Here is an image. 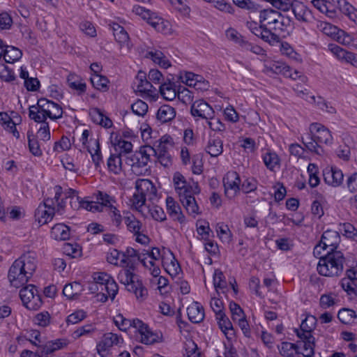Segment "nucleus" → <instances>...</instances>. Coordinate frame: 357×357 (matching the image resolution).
Returning <instances> with one entry per match:
<instances>
[{
  "label": "nucleus",
  "mask_w": 357,
  "mask_h": 357,
  "mask_svg": "<svg viewBox=\"0 0 357 357\" xmlns=\"http://www.w3.org/2000/svg\"><path fill=\"white\" fill-rule=\"evenodd\" d=\"M302 142L310 152L314 153L319 155L324 153V150L321 145L317 140H314L313 136L310 135V132L305 137H302Z\"/></svg>",
  "instance_id": "obj_31"
},
{
  "label": "nucleus",
  "mask_w": 357,
  "mask_h": 357,
  "mask_svg": "<svg viewBox=\"0 0 357 357\" xmlns=\"http://www.w3.org/2000/svg\"><path fill=\"white\" fill-rule=\"evenodd\" d=\"M262 159L266 167L271 171H274L276 166H280V160L275 152L268 151L263 154Z\"/></svg>",
  "instance_id": "obj_39"
},
{
  "label": "nucleus",
  "mask_w": 357,
  "mask_h": 357,
  "mask_svg": "<svg viewBox=\"0 0 357 357\" xmlns=\"http://www.w3.org/2000/svg\"><path fill=\"white\" fill-rule=\"evenodd\" d=\"M241 178L236 172H229L223 178L225 196L229 199L234 197L240 191Z\"/></svg>",
  "instance_id": "obj_10"
},
{
  "label": "nucleus",
  "mask_w": 357,
  "mask_h": 357,
  "mask_svg": "<svg viewBox=\"0 0 357 357\" xmlns=\"http://www.w3.org/2000/svg\"><path fill=\"white\" fill-rule=\"evenodd\" d=\"M190 112L193 116L206 120L213 119L215 113L213 109L203 100L193 102L191 105Z\"/></svg>",
  "instance_id": "obj_14"
},
{
  "label": "nucleus",
  "mask_w": 357,
  "mask_h": 357,
  "mask_svg": "<svg viewBox=\"0 0 357 357\" xmlns=\"http://www.w3.org/2000/svg\"><path fill=\"white\" fill-rule=\"evenodd\" d=\"M172 180L179 199H185L188 196L199 195L201 192L197 182L193 180L188 181L179 172H176L174 174Z\"/></svg>",
  "instance_id": "obj_7"
},
{
  "label": "nucleus",
  "mask_w": 357,
  "mask_h": 357,
  "mask_svg": "<svg viewBox=\"0 0 357 357\" xmlns=\"http://www.w3.org/2000/svg\"><path fill=\"white\" fill-rule=\"evenodd\" d=\"M140 326L137 328L140 335V342L144 344H152L158 342V335L151 331L147 324L141 321Z\"/></svg>",
  "instance_id": "obj_20"
},
{
  "label": "nucleus",
  "mask_w": 357,
  "mask_h": 357,
  "mask_svg": "<svg viewBox=\"0 0 357 357\" xmlns=\"http://www.w3.org/2000/svg\"><path fill=\"white\" fill-rule=\"evenodd\" d=\"M155 153L153 147L146 145L139 151L126 158V163L131 167V171L137 176L144 175L149 172L148 163L150 157Z\"/></svg>",
  "instance_id": "obj_5"
},
{
  "label": "nucleus",
  "mask_w": 357,
  "mask_h": 357,
  "mask_svg": "<svg viewBox=\"0 0 357 357\" xmlns=\"http://www.w3.org/2000/svg\"><path fill=\"white\" fill-rule=\"evenodd\" d=\"M303 343V352L301 353L304 357H312L314 354V339L301 341Z\"/></svg>",
  "instance_id": "obj_60"
},
{
  "label": "nucleus",
  "mask_w": 357,
  "mask_h": 357,
  "mask_svg": "<svg viewBox=\"0 0 357 357\" xmlns=\"http://www.w3.org/2000/svg\"><path fill=\"white\" fill-rule=\"evenodd\" d=\"M109 298L113 301L118 292V285L113 278L110 279L103 286Z\"/></svg>",
  "instance_id": "obj_56"
},
{
  "label": "nucleus",
  "mask_w": 357,
  "mask_h": 357,
  "mask_svg": "<svg viewBox=\"0 0 357 357\" xmlns=\"http://www.w3.org/2000/svg\"><path fill=\"white\" fill-rule=\"evenodd\" d=\"M68 86L72 89L78 91V95H81L86 91V85L82 79L75 74H70L67 78Z\"/></svg>",
  "instance_id": "obj_37"
},
{
  "label": "nucleus",
  "mask_w": 357,
  "mask_h": 357,
  "mask_svg": "<svg viewBox=\"0 0 357 357\" xmlns=\"http://www.w3.org/2000/svg\"><path fill=\"white\" fill-rule=\"evenodd\" d=\"M131 109L134 114L139 116H144L148 112L149 106L144 101L137 100L131 105Z\"/></svg>",
  "instance_id": "obj_52"
},
{
  "label": "nucleus",
  "mask_w": 357,
  "mask_h": 357,
  "mask_svg": "<svg viewBox=\"0 0 357 357\" xmlns=\"http://www.w3.org/2000/svg\"><path fill=\"white\" fill-rule=\"evenodd\" d=\"M310 132V135H312L314 140H317L320 145L321 144L326 145H331L333 144V138L331 131L321 123H311Z\"/></svg>",
  "instance_id": "obj_11"
},
{
  "label": "nucleus",
  "mask_w": 357,
  "mask_h": 357,
  "mask_svg": "<svg viewBox=\"0 0 357 357\" xmlns=\"http://www.w3.org/2000/svg\"><path fill=\"white\" fill-rule=\"evenodd\" d=\"M54 214L55 208H45L44 206H38L35 211V218L40 225H45L52 220Z\"/></svg>",
  "instance_id": "obj_24"
},
{
  "label": "nucleus",
  "mask_w": 357,
  "mask_h": 357,
  "mask_svg": "<svg viewBox=\"0 0 357 357\" xmlns=\"http://www.w3.org/2000/svg\"><path fill=\"white\" fill-rule=\"evenodd\" d=\"M341 287L347 292L350 299L357 297V284L355 281L349 279H342Z\"/></svg>",
  "instance_id": "obj_45"
},
{
  "label": "nucleus",
  "mask_w": 357,
  "mask_h": 357,
  "mask_svg": "<svg viewBox=\"0 0 357 357\" xmlns=\"http://www.w3.org/2000/svg\"><path fill=\"white\" fill-rule=\"evenodd\" d=\"M270 68L273 72H274L276 74H282L283 75L286 77H289L294 79H296L297 77H299L298 75V73L296 70H294V73H292L290 67L284 63L275 62L271 64Z\"/></svg>",
  "instance_id": "obj_34"
},
{
  "label": "nucleus",
  "mask_w": 357,
  "mask_h": 357,
  "mask_svg": "<svg viewBox=\"0 0 357 357\" xmlns=\"http://www.w3.org/2000/svg\"><path fill=\"white\" fill-rule=\"evenodd\" d=\"M205 150L211 157H218L223 151V143L219 137H210Z\"/></svg>",
  "instance_id": "obj_26"
},
{
  "label": "nucleus",
  "mask_w": 357,
  "mask_h": 357,
  "mask_svg": "<svg viewBox=\"0 0 357 357\" xmlns=\"http://www.w3.org/2000/svg\"><path fill=\"white\" fill-rule=\"evenodd\" d=\"M125 224L127 226L128 230L133 234H137L142 228V223L137 220L134 215L124 217Z\"/></svg>",
  "instance_id": "obj_44"
},
{
  "label": "nucleus",
  "mask_w": 357,
  "mask_h": 357,
  "mask_svg": "<svg viewBox=\"0 0 357 357\" xmlns=\"http://www.w3.org/2000/svg\"><path fill=\"white\" fill-rule=\"evenodd\" d=\"M34 320L38 325L45 327L50 323V315L47 312H43L36 314Z\"/></svg>",
  "instance_id": "obj_64"
},
{
  "label": "nucleus",
  "mask_w": 357,
  "mask_h": 357,
  "mask_svg": "<svg viewBox=\"0 0 357 357\" xmlns=\"http://www.w3.org/2000/svg\"><path fill=\"white\" fill-rule=\"evenodd\" d=\"M323 176L325 183L333 187L340 186L344 179L342 172L335 167L324 169Z\"/></svg>",
  "instance_id": "obj_18"
},
{
  "label": "nucleus",
  "mask_w": 357,
  "mask_h": 357,
  "mask_svg": "<svg viewBox=\"0 0 357 357\" xmlns=\"http://www.w3.org/2000/svg\"><path fill=\"white\" fill-rule=\"evenodd\" d=\"M187 314L189 320L195 324L202 321L204 319V309L198 302H194L187 308Z\"/></svg>",
  "instance_id": "obj_22"
},
{
  "label": "nucleus",
  "mask_w": 357,
  "mask_h": 357,
  "mask_svg": "<svg viewBox=\"0 0 357 357\" xmlns=\"http://www.w3.org/2000/svg\"><path fill=\"white\" fill-rule=\"evenodd\" d=\"M93 86L101 91H107L109 90V80L107 77L99 74H93L90 78Z\"/></svg>",
  "instance_id": "obj_38"
},
{
  "label": "nucleus",
  "mask_w": 357,
  "mask_h": 357,
  "mask_svg": "<svg viewBox=\"0 0 357 357\" xmlns=\"http://www.w3.org/2000/svg\"><path fill=\"white\" fill-rule=\"evenodd\" d=\"M22 52L20 49L13 46L6 45L3 57L6 63H12L16 61H18L22 57Z\"/></svg>",
  "instance_id": "obj_36"
},
{
  "label": "nucleus",
  "mask_w": 357,
  "mask_h": 357,
  "mask_svg": "<svg viewBox=\"0 0 357 357\" xmlns=\"http://www.w3.org/2000/svg\"><path fill=\"white\" fill-rule=\"evenodd\" d=\"M82 291L81 284L77 282L73 283H69L64 286L63 289V294L66 296L68 299L77 298L80 292Z\"/></svg>",
  "instance_id": "obj_35"
},
{
  "label": "nucleus",
  "mask_w": 357,
  "mask_h": 357,
  "mask_svg": "<svg viewBox=\"0 0 357 357\" xmlns=\"http://www.w3.org/2000/svg\"><path fill=\"white\" fill-rule=\"evenodd\" d=\"M70 147L71 142L70 139L66 136H63L59 141L55 142L54 150L55 151L61 152L69 150Z\"/></svg>",
  "instance_id": "obj_59"
},
{
  "label": "nucleus",
  "mask_w": 357,
  "mask_h": 357,
  "mask_svg": "<svg viewBox=\"0 0 357 357\" xmlns=\"http://www.w3.org/2000/svg\"><path fill=\"white\" fill-rule=\"evenodd\" d=\"M180 202L190 215L195 217L200 213L195 195L188 196L185 199H181Z\"/></svg>",
  "instance_id": "obj_32"
},
{
  "label": "nucleus",
  "mask_w": 357,
  "mask_h": 357,
  "mask_svg": "<svg viewBox=\"0 0 357 357\" xmlns=\"http://www.w3.org/2000/svg\"><path fill=\"white\" fill-rule=\"evenodd\" d=\"M27 137L30 152L35 156H40L43 154V152L40 148V144L37 137H35L31 131H28Z\"/></svg>",
  "instance_id": "obj_46"
},
{
  "label": "nucleus",
  "mask_w": 357,
  "mask_h": 357,
  "mask_svg": "<svg viewBox=\"0 0 357 357\" xmlns=\"http://www.w3.org/2000/svg\"><path fill=\"white\" fill-rule=\"evenodd\" d=\"M316 28L318 31L327 36H333L335 34L337 31V27L335 26L323 21H317Z\"/></svg>",
  "instance_id": "obj_50"
},
{
  "label": "nucleus",
  "mask_w": 357,
  "mask_h": 357,
  "mask_svg": "<svg viewBox=\"0 0 357 357\" xmlns=\"http://www.w3.org/2000/svg\"><path fill=\"white\" fill-rule=\"evenodd\" d=\"M138 84L137 89L139 92L149 93L152 91L153 85L146 79L145 73L139 72L137 76Z\"/></svg>",
  "instance_id": "obj_48"
},
{
  "label": "nucleus",
  "mask_w": 357,
  "mask_h": 357,
  "mask_svg": "<svg viewBox=\"0 0 357 357\" xmlns=\"http://www.w3.org/2000/svg\"><path fill=\"white\" fill-rule=\"evenodd\" d=\"M217 233L222 241L229 242L231 238V234L227 225H218Z\"/></svg>",
  "instance_id": "obj_63"
},
{
  "label": "nucleus",
  "mask_w": 357,
  "mask_h": 357,
  "mask_svg": "<svg viewBox=\"0 0 357 357\" xmlns=\"http://www.w3.org/2000/svg\"><path fill=\"white\" fill-rule=\"evenodd\" d=\"M120 342H123L120 336L112 333H106L96 346L97 352L101 357H106L109 354V349L119 344Z\"/></svg>",
  "instance_id": "obj_13"
},
{
  "label": "nucleus",
  "mask_w": 357,
  "mask_h": 357,
  "mask_svg": "<svg viewBox=\"0 0 357 357\" xmlns=\"http://www.w3.org/2000/svg\"><path fill=\"white\" fill-rule=\"evenodd\" d=\"M112 29L116 42L119 43L121 47L126 45L127 50H130L131 47L129 42L130 38L125 29L118 24H114L112 26Z\"/></svg>",
  "instance_id": "obj_27"
},
{
  "label": "nucleus",
  "mask_w": 357,
  "mask_h": 357,
  "mask_svg": "<svg viewBox=\"0 0 357 357\" xmlns=\"http://www.w3.org/2000/svg\"><path fill=\"white\" fill-rule=\"evenodd\" d=\"M36 254L29 251L16 259L10 267L8 278L11 286L20 288L27 283L36 269Z\"/></svg>",
  "instance_id": "obj_2"
},
{
  "label": "nucleus",
  "mask_w": 357,
  "mask_h": 357,
  "mask_svg": "<svg viewBox=\"0 0 357 357\" xmlns=\"http://www.w3.org/2000/svg\"><path fill=\"white\" fill-rule=\"evenodd\" d=\"M339 320L344 324H349L357 317L356 312L349 308H342L337 313Z\"/></svg>",
  "instance_id": "obj_47"
},
{
  "label": "nucleus",
  "mask_w": 357,
  "mask_h": 357,
  "mask_svg": "<svg viewBox=\"0 0 357 357\" xmlns=\"http://www.w3.org/2000/svg\"><path fill=\"white\" fill-rule=\"evenodd\" d=\"M94 145L96 146L93 151L87 147V151L91 154V159L96 168L100 167V165L103 163L102 156L100 151V146L98 139H94Z\"/></svg>",
  "instance_id": "obj_43"
},
{
  "label": "nucleus",
  "mask_w": 357,
  "mask_h": 357,
  "mask_svg": "<svg viewBox=\"0 0 357 357\" xmlns=\"http://www.w3.org/2000/svg\"><path fill=\"white\" fill-rule=\"evenodd\" d=\"M136 191L146 199L153 200L156 197L157 190L149 179H138L135 183Z\"/></svg>",
  "instance_id": "obj_15"
},
{
  "label": "nucleus",
  "mask_w": 357,
  "mask_h": 357,
  "mask_svg": "<svg viewBox=\"0 0 357 357\" xmlns=\"http://www.w3.org/2000/svg\"><path fill=\"white\" fill-rule=\"evenodd\" d=\"M291 9L297 20L305 23L312 22L313 20L312 13L303 3L295 2Z\"/></svg>",
  "instance_id": "obj_19"
},
{
  "label": "nucleus",
  "mask_w": 357,
  "mask_h": 357,
  "mask_svg": "<svg viewBox=\"0 0 357 357\" xmlns=\"http://www.w3.org/2000/svg\"><path fill=\"white\" fill-rule=\"evenodd\" d=\"M97 202L100 205L102 206V211H103L104 208L109 209L111 207H113V202H115L114 199L109 196L106 192L102 191H98L97 193L94 194Z\"/></svg>",
  "instance_id": "obj_42"
},
{
  "label": "nucleus",
  "mask_w": 357,
  "mask_h": 357,
  "mask_svg": "<svg viewBox=\"0 0 357 357\" xmlns=\"http://www.w3.org/2000/svg\"><path fill=\"white\" fill-rule=\"evenodd\" d=\"M340 238L337 231L326 230L323 233L320 241L324 245V248L327 249V252H333L334 250H338L337 248L340 243Z\"/></svg>",
  "instance_id": "obj_16"
},
{
  "label": "nucleus",
  "mask_w": 357,
  "mask_h": 357,
  "mask_svg": "<svg viewBox=\"0 0 357 357\" xmlns=\"http://www.w3.org/2000/svg\"><path fill=\"white\" fill-rule=\"evenodd\" d=\"M20 31L24 40H26L30 45H34L37 43V39L33 34L31 29L27 26H22Z\"/></svg>",
  "instance_id": "obj_58"
},
{
  "label": "nucleus",
  "mask_w": 357,
  "mask_h": 357,
  "mask_svg": "<svg viewBox=\"0 0 357 357\" xmlns=\"http://www.w3.org/2000/svg\"><path fill=\"white\" fill-rule=\"evenodd\" d=\"M176 109L169 105H163L159 107L156 114L157 119L161 123L172 121L176 116Z\"/></svg>",
  "instance_id": "obj_25"
},
{
  "label": "nucleus",
  "mask_w": 357,
  "mask_h": 357,
  "mask_svg": "<svg viewBox=\"0 0 357 357\" xmlns=\"http://www.w3.org/2000/svg\"><path fill=\"white\" fill-rule=\"evenodd\" d=\"M280 354L284 357H294L295 354H300L298 344L288 342H283L278 346Z\"/></svg>",
  "instance_id": "obj_33"
},
{
  "label": "nucleus",
  "mask_w": 357,
  "mask_h": 357,
  "mask_svg": "<svg viewBox=\"0 0 357 357\" xmlns=\"http://www.w3.org/2000/svg\"><path fill=\"white\" fill-rule=\"evenodd\" d=\"M257 188V181L254 178H248L243 181L241 190L245 194L253 192Z\"/></svg>",
  "instance_id": "obj_57"
},
{
  "label": "nucleus",
  "mask_w": 357,
  "mask_h": 357,
  "mask_svg": "<svg viewBox=\"0 0 357 357\" xmlns=\"http://www.w3.org/2000/svg\"><path fill=\"white\" fill-rule=\"evenodd\" d=\"M121 261L126 266L119 271L117 277L119 281L126 287L128 291L132 292L137 299L144 300L148 295V291L135 271L139 261L144 267H148L145 255L132 248H127L125 252H122Z\"/></svg>",
  "instance_id": "obj_1"
},
{
  "label": "nucleus",
  "mask_w": 357,
  "mask_h": 357,
  "mask_svg": "<svg viewBox=\"0 0 357 357\" xmlns=\"http://www.w3.org/2000/svg\"><path fill=\"white\" fill-rule=\"evenodd\" d=\"M51 236L56 241H66L70 238V227L65 224L54 225L51 229Z\"/></svg>",
  "instance_id": "obj_28"
},
{
  "label": "nucleus",
  "mask_w": 357,
  "mask_h": 357,
  "mask_svg": "<svg viewBox=\"0 0 357 357\" xmlns=\"http://www.w3.org/2000/svg\"><path fill=\"white\" fill-rule=\"evenodd\" d=\"M294 24L291 19L286 15L281 14L277 20L274 22V25L269 29L271 34H275L278 38L274 41V45L280 43L281 37H286L289 35L293 30Z\"/></svg>",
  "instance_id": "obj_9"
},
{
  "label": "nucleus",
  "mask_w": 357,
  "mask_h": 357,
  "mask_svg": "<svg viewBox=\"0 0 357 357\" xmlns=\"http://www.w3.org/2000/svg\"><path fill=\"white\" fill-rule=\"evenodd\" d=\"M96 328L93 324H86L85 326L79 327L73 333V337L78 339L84 335H89L96 331Z\"/></svg>",
  "instance_id": "obj_51"
},
{
  "label": "nucleus",
  "mask_w": 357,
  "mask_h": 357,
  "mask_svg": "<svg viewBox=\"0 0 357 357\" xmlns=\"http://www.w3.org/2000/svg\"><path fill=\"white\" fill-rule=\"evenodd\" d=\"M328 4L337 8L354 22H357V9L347 0H330Z\"/></svg>",
  "instance_id": "obj_17"
},
{
  "label": "nucleus",
  "mask_w": 357,
  "mask_h": 357,
  "mask_svg": "<svg viewBox=\"0 0 357 357\" xmlns=\"http://www.w3.org/2000/svg\"><path fill=\"white\" fill-rule=\"evenodd\" d=\"M220 330L224 333L228 340H231L235 336L233 325L225 313L215 317Z\"/></svg>",
  "instance_id": "obj_23"
},
{
  "label": "nucleus",
  "mask_w": 357,
  "mask_h": 357,
  "mask_svg": "<svg viewBox=\"0 0 357 357\" xmlns=\"http://www.w3.org/2000/svg\"><path fill=\"white\" fill-rule=\"evenodd\" d=\"M86 317V312L83 310H78L67 317L68 324H75Z\"/></svg>",
  "instance_id": "obj_54"
},
{
  "label": "nucleus",
  "mask_w": 357,
  "mask_h": 357,
  "mask_svg": "<svg viewBox=\"0 0 357 357\" xmlns=\"http://www.w3.org/2000/svg\"><path fill=\"white\" fill-rule=\"evenodd\" d=\"M42 123L40 128L38 131V136L40 139L43 141H48L50 139V130L49 123L45 121L44 122H40Z\"/></svg>",
  "instance_id": "obj_61"
},
{
  "label": "nucleus",
  "mask_w": 357,
  "mask_h": 357,
  "mask_svg": "<svg viewBox=\"0 0 357 357\" xmlns=\"http://www.w3.org/2000/svg\"><path fill=\"white\" fill-rule=\"evenodd\" d=\"M166 205L167 212L169 216L174 220H177L180 223H183L185 222V218L184 215L181 211V208L178 203H176L174 199L168 197L166 199Z\"/></svg>",
  "instance_id": "obj_21"
},
{
  "label": "nucleus",
  "mask_w": 357,
  "mask_h": 357,
  "mask_svg": "<svg viewBox=\"0 0 357 357\" xmlns=\"http://www.w3.org/2000/svg\"><path fill=\"white\" fill-rule=\"evenodd\" d=\"M335 50L340 53L339 55L344 58L347 62L357 67V54L351 52H347L338 46H336Z\"/></svg>",
  "instance_id": "obj_53"
},
{
  "label": "nucleus",
  "mask_w": 357,
  "mask_h": 357,
  "mask_svg": "<svg viewBox=\"0 0 357 357\" xmlns=\"http://www.w3.org/2000/svg\"><path fill=\"white\" fill-rule=\"evenodd\" d=\"M107 165L109 172L119 174L122 169L121 155L111 154L107 160Z\"/></svg>",
  "instance_id": "obj_40"
},
{
  "label": "nucleus",
  "mask_w": 357,
  "mask_h": 357,
  "mask_svg": "<svg viewBox=\"0 0 357 357\" xmlns=\"http://www.w3.org/2000/svg\"><path fill=\"white\" fill-rule=\"evenodd\" d=\"M312 3L320 12L326 13L329 17L335 16V10L334 9L331 10L328 2H326L325 0H312Z\"/></svg>",
  "instance_id": "obj_49"
},
{
  "label": "nucleus",
  "mask_w": 357,
  "mask_h": 357,
  "mask_svg": "<svg viewBox=\"0 0 357 357\" xmlns=\"http://www.w3.org/2000/svg\"><path fill=\"white\" fill-rule=\"evenodd\" d=\"M0 77L6 82H10L15 79V73L4 63H0Z\"/></svg>",
  "instance_id": "obj_55"
},
{
  "label": "nucleus",
  "mask_w": 357,
  "mask_h": 357,
  "mask_svg": "<svg viewBox=\"0 0 357 357\" xmlns=\"http://www.w3.org/2000/svg\"><path fill=\"white\" fill-rule=\"evenodd\" d=\"M346 259L340 250L327 252L317 264L318 273L326 277H338L344 270Z\"/></svg>",
  "instance_id": "obj_4"
},
{
  "label": "nucleus",
  "mask_w": 357,
  "mask_h": 357,
  "mask_svg": "<svg viewBox=\"0 0 357 357\" xmlns=\"http://www.w3.org/2000/svg\"><path fill=\"white\" fill-rule=\"evenodd\" d=\"M174 85V84L168 79V82H164L160 86V94L165 99L172 100L176 98V93Z\"/></svg>",
  "instance_id": "obj_41"
},
{
  "label": "nucleus",
  "mask_w": 357,
  "mask_h": 357,
  "mask_svg": "<svg viewBox=\"0 0 357 357\" xmlns=\"http://www.w3.org/2000/svg\"><path fill=\"white\" fill-rule=\"evenodd\" d=\"M63 115L61 107L46 98H40L36 105L29 106V116L35 122H44L49 117L52 120L61 119Z\"/></svg>",
  "instance_id": "obj_3"
},
{
  "label": "nucleus",
  "mask_w": 357,
  "mask_h": 357,
  "mask_svg": "<svg viewBox=\"0 0 357 357\" xmlns=\"http://www.w3.org/2000/svg\"><path fill=\"white\" fill-rule=\"evenodd\" d=\"M280 15V13L275 10L264 9L260 12L259 22L263 24L264 22H266V27L271 29Z\"/></svg>",
  "instance_id": "obj_30"
},
{
  "label": "nucleus",
  "mask_w": 357,
  "mask_h": 357,
  "mask_svg": "<svg viewBox=\"0 0 357 357\" xmlns=\"http://www.w3.org/2000/svg\"><path fill=\"white\" fill-rule=\"evenodd\" d=\"M246 26L254 35L270 45H274V41L278 38L275 34H271L266 24L260 23L259 25L257 22L252 21L247 22Z\"/></svg>",
  "instance_id": "obj_12"
},
{
  "label": "nucleus",
  "mask_w": 357,
  "mask_h": 357,
  "mask_svg": "<svg viewBox=\"0 0 357 357\" xmlns=\"http://www.w3.org/2000/svg\"><path fill=\"white\" fill-rule=\"evenodd\" d=\"M168 146L158 145L156 148H154L155 153L153 155L157 157L158 162L165 167H169L172 163V157L168 152Z\"/></svg>",
  "instance_id": "obj_29"
},
{
  "label": "nucleus",
  "mask_w": 357,
  "mask_h": 357,
  "mask_svg": "<svg viewBox=\"0 0 357 357\" xmlns=\"http://www.w3.org/2000/svg\"><path fill=\"white\" fill-rule=\"evenodd\" d=\"M213 284L217 290L218 289H223L226 286V281L223 273L220 270H215L213 275Z\"/></svg>",
  "instance_id": "obj_62"
},
{
  "label": "nucleus",
  "mask_w": 357,
  "mask_h": 357,
  "mask_svg": "<svg viewBox=\"0 0 357 357\" xmlns=\"http://www.w3.org/2000/svg\"><path fill=\"white\" fill-rule=\"evenodd\" d=\"M132 11L140 16L158 32L168 34L171 32V24L167 20H165L156 13L139 6H133Z\"/></svg>",
  "instance_id": "obj_6"
},
{
  "label": "nucleus",
  "mask_w": 357,
  "mask_h": 357,
  "mask_svg": "<svg viewBox=\"0 0 357 357\" xmlns=\"http://www.w3.org/2000/svg\"><path fill=\"white\" fill-rule=\"evenodd\" d=\"M20 297L24 305L32 310H38L42 305V299L36 286L27 285L20 291Z\"/></svg>",
  "instance_id": "obj_8"
}]
</instances>
